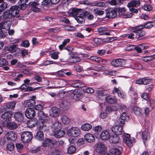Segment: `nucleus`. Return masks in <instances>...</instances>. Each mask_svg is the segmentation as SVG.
Segmentation results:
<instances>
[{
	"label": "nucleus",
	"mask_w": 155,
	"mask_h": 155,
	"mask_svg": "<svg viewBox=\"0 0 155 155\" xmlns=\"http://www.w3.org/2000/svg\"><path fill=\"white\" fill-rule=\"evenodd\" d=\"M154 25L153 22L150 21L145 23L144 25L131 27L130 28V30L132 31V33L128 34L127 36L129 39H139L145 35V32L142 30V29L144 28L150 29L153 27Z\"/></svg>",
	"instance_id": "1"
},
{
	"label": "nucleus",
	"mask_w": 155,
	"mask_h": 155,
	"mask_svg": "<svg viewBox=\"0 0 155 155\" xmlns=\"http://www.w3.org/2000/svg\"><path fill=\"white\" fill-rule=\"evenodd\" d=\"M39 121L38 124V128L39 130L42 129L45 127V123H49L50 121H51V119L48 115L45 114L43 111H39L38 113Z\"/></svg>",
	"instance_id": "2"
},
{
	"label": "nucleus",
	"mask_w": 155,
	"mask_h": 155,
	"mask_svg": "<svg viewBox=\"0 0 155 155\" xmlns=\"http://www.w3.org/2000/svg\"><path fill=\"white\" fill-rule=\"evenodd\" d=\"M122 137L124 142L129 147H131L133 146V143L135 142V139L131 138L130 135L128 134H124L123 135Z\"/></svg>",
	"instance_id": "3"
},
{
	"label": "nucleus",
	"mask_w": 155,
	"mask_h": 155,
	"mask_svg": "<svg viewBox=\"0 0 155 155\" xmlns=\"http://www.w3.org/2000/svg\"><path fill=\"white\" fill-rule=\"evenodd\" d=\"M21 137L23 142L27 143L31 140L33 138V135L31 132L29 131H25L22 134Z\"/></svg>",
	"instance_id": "4"
},
{
	"label": "nucleus",
	"mask_w": 155,
	"mask_h": 155,
	"mask_svg": "<svg viewBox=\"0 0 155 155\" xmlns=\"http://www.w3.org/2000/svg\"><path fill=\"white\" fill-rule=\"evenodd\" d=\"M111 64L115 67H123L126 64V60L124 59H113L111 61Z\"/></svg>",
	"instance_id": "5"
},
{
	"label": "nucleus",
	"mask_w": 155,
	"mask_h": 155,
	"mask_svg": "<svg viewBox=\"0 0 155 155\" xmlns=\"http://www.w3.org/2000/svg\"><path fill=\"white\" fill-rule=\"evenodd\" d=\"M105 11L107 18H113L117 17V11L116 9L108 8L105 10Z\"/></svg>",
	"instance_id": "6"
},
{
	"label": "nucleus",
	"mask_w": 155,
	"mask_h": 155,
	"mask_svg": "<svg viewBox=\"0 0 155 155\" xmlns=\"http://www.w3.org/2000/svg\"><path fill=\"white\" fill-rule=\"evenodd\" d=\"M89 14V12L87 11H83L75 18V19L79 24H83L85 22L84 17L85 16H87Z\"/></svg>",
	"instance_id": "7"
},
{
	"label": "nucleus",
	"mask_w": 155,
	"mask_h": 155,
	"mask_svg": "<svg viewBox=\"0 0 155 155\" xmlns=\"http://www.w3.org/2000/svg\"><path fill=\"white\" fill-rule=\"evenodd\" d=\"M117 125L111 128V131L113 132L114 134L120 135H121L123 131V125L122 124H118L116 122Z\"/></svg>",
	"instance_id": "8"
},
{
	"label": "nucleus",
	"mask_w": 155,
	"mask_h": 155,
	"mask_svg": "<svg viewBox=\"0 0 155 155\" xmlns=\"http://www.w3.org/2000/svg\"><path fill=\"white\" fill-rule=\"evenodd\" d=\"M67 133L70 136L76 137L80 134V130L77 127H73L68 130Z\"/></svg>",
	"instance_id": "9"
},
{
	"label": "nucleus",
	"mask_w": 155,
	"mask_h": 155,
	"mask_svg": "<svg viewBox=\"0 0 155 155\" xmlns=\"http://www.w3.org/2000/svg\"><path fill=\"white\" fill-rule=\"evenodd\" d=\"M95 151L100 154L106 151V148L104 144L103 143H99L95 144Z\"/></svg>",
	"instance_id": "10"
},
{
	"label": "nucleus",
	"mask_w": 155,
	"mask_h": 155,
	"mask_svg": "<svg viewBox=\"0 0 155 155\" xmlns=\"http://www.w3.org/2000/svg\"><path fill=\"white\" fill-rule=\"evenodd\" d=\"M25 115L28 119L34 118L36 114L34 109L33 108H28L25 111Z\"/></svg>",
	"instance_id": "11"
},
{
	"label": "nucleus",
	"mask_w": 155,
	"mask_h": 155,
	"mask_svg": "<svg viewBox=\"0 0 155 155\" xmlns=\"http://www.w3.org/2000/svg\"><path fill=\"white\" fill-rule=\"evenodd\" d=\"M152 80V79H150L148 77H144L137 80L136 81V83L139 84L147 85L149 84Z\"/></svg>",
	"instance_id": "12"
},
{
	"label": "nucleus",
	"mask_w": 155,
	"mask_h": 155,
	"mask_svg": "<svg viewBox=\"0 0 155 155\" xmlns=\"http://www.w3.org/2000/svg\"><path fill=\"white\" fill-rule=\"evenodd\" d=\"M129 117L125 112H123L120 115V118L117 120L116 121L118 124H125V121L129 119Z\"/></svg>",
	"instance_id": "13"
},
{
	"label": "nucleus",
	"mask_w": 155,
	"mask_h": 155,
	"mask_svg": "<svg viewBox=\"0 0 155 155\" xmlns=\"http://www.w3.org/2000/svg\"><path fill=\"white\" fill-rule=\"evenodd\" d=\"M28 86V84H23L19 87V89L21 90H25V91H35L36 90H38L41 87H38L35 88H33L32 87H29Z\"/></svg>",
	"instance_id": "14"
},
{
	"label": "nucleus",
	"mask_w": 155,
	"mask_h": 155,
	"mask_svg": "<svg viewBox=\"0 0 155 155\" xmlns=\"http://www.w3.org/2000/svg\"><path fill=\"white\" fill-rule=\"evenodd\" d=\"M29 8L33 12H38L40 11V9L38 8L39 4L35 2H30L28 4Z\"/></svg>",
	"instance_id": "15"
},
{
	"label": "nucleus",
	"mask_w": 155,
	"mask_h": 155,
	"mask_svg": "<svg viewBox=\"0 0 155 155\" xmlns=\"http://www.w3.org/2000/svg\"><path fill=\"white\" fill-rule=\"evenodd\" d=\"M18 7L17 5L12 6L10 8V11L12 17H18L20 16Z\"/></svg>",
	"instance_id": "16"
},
{
	"label": "nucleus",
	"mask_w": 155,
	"mask_h": 155,
	"mask_svg": "<svg viewBox=\"0 0 155 155\" xmlns=\"http://www.w3.org/2000/svg\"><path fill=\"white\" fill-rule=\"evenodd\" d=\"M82 11V10L81 9L72 8L70 9L68 13L70 16H75L78 15Z\"/></svg>",
	"instance_id": "17"
},
{
	"label": "nucleus",
	"mask_w": 155,
	"mask_h": 155,
	"mask_svg": "<svg viewBox=\"0 0 155 155\" xmlns=\"http://www.w3.org/2000/svg\"><path fill=\"white\" fill-rule=\"evenodd\" d=\"M14 117L15 120L18 123L23 122L24 119V115L20 111L15 112L14 114Z\"/></svg>",
	"instance_id": "18"
},
{
	"label": "nucleus",
	"mask_w": 155,
	"mask_h": 155,
	"mask_svg": "<svg viewBox=\"0 0 155 155\" xmlns=\"http://www.w3.org/2000/svg\"><path fill=\"white\" fill-rule=\"evenodd\" d=\"M60 112V110L58 108L56 107H53L50 110V116L52 117H54L58 116Z\"/></svg>",
	"instance_id": "19"
},
{
	"label": "nucleus",
	"mask_w": 155,
	"mask_h": 155,
	"mask_svg": "<svg viewBox=\"0 0 155 155\" xmlns=\"http://www.w3.org/2000/svg\"><path fill=\"white\" fill-rule=\"evenodd\" d=\"M110 136V133L108 130H103L100 134V137L101 139L104 140H108Z\"/></svg>",
	"instance_id": "20"
},
{
	"label": "nucleus",
	"mask_w": 155,
	"mask_h": 155,
	"mask_svg": "<svg viewBox=\"0 0 155 155\" xmlns=\"http://www.w3.org/2000/svg\"><path fill=\"white\" fill-rule=\"evenodd\" d=\"M5 136L8 140L15 141L17 138V135L15 132L11 131L8 132Z\"/></svg>",
	"instance_id": "21"
},
{
	"label": "nucleus",
	"mask_w": 155,
	"mask_h": 155,
	"mask_svg": "<svg viewBox=\"0 0 155 155\" xmlns=\"http://www.w3.org/2000/svg\"><path fill=\"white\" fill-rule=\"evenodd\" d=\"M140 0H133L128 3L127 6L129 8H137L140 6Z\"/></svg>",
	"instance_id": "22"
},
{
	"label": "nucleus",
	"mask_w": 155,
	"mask_h": 155,
	"mask_svg": "<svg viewBox=\"0 0 155 155\" xmlns=\"http://www.w3.org/2000/svg\"><path fill=\"white\" fill-rule=\"evenodd\" d=\"M97 31L100 35H110V31L108 30L107 28L100 27L98 28Z\"/></svg>",
	"instance_id": "23"
},
{
	"label": "nucleus",
	"mask_w": 155,
	"mask_h": 155,
	"mask_svg": "<svg viewBox=\"0 0 155 155\" xmlns=\"http://www.w3.org/2000/svg\"><path fill=\"white\" fill-rule=\"evenodd\" d=\"M70 86L74 88H81L84 87L85 85L81 81H76L70 84Z\"/></svg>",
	"instance_id": "24"
},
{
	"label": "nucleus",
	"mask_w": 155,
	"mask_h": 155,
	"mask_svg": "<svg viewBox=\"0 0 155 155\" xmlns=\"http://www.w3.org/2000/svg\"><path fill=\"white\" fill-rule=\"evenodd\" d=\"M11 23L10 21H4L0 23V27L2 29L9 30L10 28Z\"/></svg>",
	"instance_id": "25"
},
{
	"label": "nucleus",
	"mask_w": 155,
	"mask_h": 155,
	"mask_svg": "<svg viewBox=\"0 0 155 155\" xmlns=\"http://www.w3.org/2000/svg\"><path fill=\"white\" fill-rule=\"evenodd\" d=\"M67 92H71V96L76 100L78 101L81 99V96L78 94V92L77 90H75L73 91L69 90Z\"/></svg>",
	"instance_id": "26"
},
{
	"label": "nucleus",
	"mask_w": 155,
	"mask_h": 155,
	"mask_svg": "<svg viewBox=\"0 0 155 155\" xmlns=\"http://www.w3.org/2000/svg\"><path fill=\"white\" fill-rule=\"evenodd\" d=\"M112 92L114 93L115 92L117 93L118 96L121 98H125L126 97V95L124 92L121 91L119 88L114 87Z\"/></svg>",
	"instance_id": "27"
},
{
	"label": "nucleus",
	"mask_w": 155,
	"mask_h": 155,
	"mask_svg": "<svg viewBox=\"0 0 155 155\" xmlns=\"http://www.w3.org/2000/svg\"><path fill=\"white\" fill-rule=\"evenodd\" d=\"M54 136L56 138H60L63 137L65 134V132L60 129L54 130Z\"/></svg>",
	"instance_id": "28"
},
{
	"label": "nucleus",
	"mask_w": 155,
	"mask_h": 155,
	"mask_svg": "<svg viewBox=\"0 0 155 155\" xmlns=\"http://www.w3.org/2000/svg\"><path fill=\"white\" fill-rule=\"evenodd\" d=\"M148 46L145 44H142L139 45L138 47L135 45L134 50H136L138 53H141L142 49L144 50L148 48Z\"/></svg>",
	"instance_id": "29"
},
{
	"label": "nucleus",
	"mask_w": 155,
	"mask_h": 155,
	"mask_svg": "<svg viewBox=\"0 0 155 155\" xmlns=\"http://www.w3.org/2000/svg\"><path fill=\"white\" fill-rule=\"evenodd\" d=\"M105 100L107 102L110 104H115L117 102V100L115 97H112L110 95L107 96Z\"/></svg>",
	"instance_id": "30"
},
{
	"label": "nucleus",
	"mask_w": 155,
	"mask_h": 155,
	"mask_svg": "<svg viewBox=\"0 0 155 155\" xmlns=\"http://www.w3.org/2000/svg\"><path fill=\"white\" fill-rule=\"evenodd\" d=\"M142 137L143 142L145 143L146 141L150 138V134L147 130H145L142 132Z\"/></svg>",
	"instance_id": "31"
},
{
	"label": "nucleus",
	"mask_w": 155,
	"mask_h": 155,
	"mask_svg": "<svg viewBox=\"0 0 155 155\" xmlns=\"http://www.w3.org/2000/svg\"><path fill=\"white\" fill-rule=\"evenodd\" d=\"M35 138L39 141L43 140L44 139V135L43 132L39 131L37 132L35 135Z\"/></svg>",
	"instance_id": "32"
},
{
	"label": "nucleus",
	"mask_w": 155,
	"mask_h": 155,
	"mask_svg": "<svg viewBox=\"0 0 155 155\" xmlns=\"http://www.w3.org/2000/svg\"><path fill=\"white\" fill-rule=\"evenodd\" d=\"M84 138L87 142L90 143L93 142L95 139L94 136L91 134H85L84 135Z\"/></svg>",
	"instance_id": "33"
},
{
	"label": "nucleus",
	"mask_w": 155,
	"mask_h": 155,
	"mask_svg": "<svg viewBox=\"0 0 155 155\" xmlns=\"http://www.w3.org/2000/svg\"><path fill=\"white\" fill-rule=\"evenodd\" d=\"M118 135L114 134V135H112L110 137V142L113 143H116L118 142L119 137L117 136Z\"/></svg>",
	"instance_id": "34"
},
{
	"label": "nucleus",
	"mask_w": 155,
	"mask_h": 155,
	"mask_svg": "<svg viewBox=\"0 0 155 155\" xmlns=\"http://www.w3.org/2000/svg\"><path fill=\"white\" fill-rule=\"evenodd\" d=\"M13 114L12 112L7 111L2 114L1 116V117L4 119L7 120L11 118Z\"/></svg>",
	"instance_id": "35"
},
{
	"label": "nucleus",
	"mask_w": 155,
	"mask_h": 155,
	"mask_svg": "<svg viewBox=\"0 0 155 155\" xmlns=\"http://www.w3.org/2000/svg\"><path fill=\"white\" fill-rule=\"evenodd\" d=\"M16 45H13L11 46H7L5 48V50L6 51H8L10 53H12L16 52Z\"/></svg>",
	"instance_id": "36"
},
{
	"label": "nucleus",
	"mask_w": 155,
	"mask_h": 155,
	"mask_svg": "<svg viewBox=\"0 0 155 155\" xmlns=\"http://www.w3.org/2000/svg\"><path fill=\"white\" fill-rule=\"evenodd\" d=\"M7 127L11 130H14L18 127L17 123L14 121L8 122L7 125Z\"/></svg>",
	"instance_id": "37"
},
{
	"label": "nucleus",
	"mask_w": 155,
	"mask_h": 155,
	"mask_svg": "<svg viewBox=\"0 0 155 155\" xmlns=\"http://www.w3.org/2000/svg\"><path fill=\"white\" fill-rule=\"evenodd\" d=\"M70 39L69 38L64 39L63 41L62 44L59 46V49L61 51L63 50L64 47L70 42Z\"/></svg>",
	"instance_id": "38"
},
{
	"label": "nucleus",
	"mask_w": 155,
	"mask_h": 155,
	"mask_svg": "<svg viewBox=\"0 0 155 155\" xmlns=\"http://www.w3.org/2000/svg\"><path fill=\"white\" fill-rule=\"evenodd\" d=\"M51 140L49 138H46L42 144V146L44 147H46L48 146L51 149H52V146L51 145Z\"/></svg>",
	"instance_id": "39"
},
{
	"label": "nucleus",
	"mask_w": 155,
	"mask_h": 155,
	"mask_svg": "<svg viewBox=\"0 0 155 155\" xmlns=\"http://www.w3.org/2000/svg\"><path fill=\"white\" fill-rule=\"evenodd\" d=\"M35 104V100L33 99H30L27 100L25 103L24 104L25 107H30L34 106Z\"/></svg>",
	"instance_id": "40"
},
{
	"label": "nucleus",
	"mask_w": 155,
	"mask_h": 155,
	"mask_svg": "<svg viewBox=\"0 0 155 155\" xmlns=\"http://www.w3.org/2000/svg\"><path fill=\"white\" fill-rule=\"evenodd\" d=\"M2 17L4 19H8L11 18L12 16L11 12L8 10H6L3 13Z\"/></svg>",
	"instance_id": "41"
},
{
	"label": "nucleus",
	"mask_w": 155,
	"mask_h": 155,
	"mask_svg": "<svg viewBox=\"0 0 155 155\" xmlns=\"http://www.w3.org/2000/svg\"><path fill=\"white\" fill-rule=\"evenodd\" d=\"M110 152L112 155H120L121 152L119 150L116 148H112L110 150Z\"/></svg>",
	"instance_id": "42"
},
{
	"label": "nucleus",
	"mask_w": 155,
	"mask_h": 155,
	"mask_svg": "<svg viewBox=\"0 0 155 155\" xmlns=\"http://www.w3.org/2000/svg\"><path fill=\"white\" fill-rule=\"evenodd\" d=\"M16 104V102L14 101H10L6 103L5 106L9 109H12L14 108Z\"/></svg>",
	"instance_id": "43"
},
{
	"label": "nucleus",
	"mask_w": 155,
	"mask_h": 155,
	"mask_svg": "<svg viewBox=\"0 0 155 155\" xmlns=\"http://www.w3.org/2000/svg\"><path fill=\"white\" fill-rule=\"evenodd\" d=\"M108 4L111 5L119 6L122 4L120 0H111L108 2Z\"/></svg>",
	"instance_id": "44"
},
{
	"label": "nucleus",
	"mask_w": 155,
	"mask_h": 155,
	"mask_svg": "<svg viewBox=\"0 0 155 155\" xmlns=\"http://www.w3.org/2000/svg\"><path fill=\"white\" fill-rule=\"evenodd\" d=\"M93 12L94 15L96 16H101L104 13V12L103 11L99 10L98 8L94 9Z\"/></svg>",
	"instance_id": "45"
},
{
	"label": "nucleus",
	"mask_w": 155,
	"mask_h": 155,
	"mask_svg": "<svg viewBox=\"0 0 155 155\" xmlns=\"http://www.w3.org/2000/svg\"><path fill=\"white\" fill-rule=\"evenodd\" d=\"M76 150V147L73 145L70 146L68 148V152L69 154H72L74 153Z\"/></svg>",
	"instance_id": "46"
},
{
	"label": "nucleus",
	"mask_w": 155,
	"mask_h": 155,
	"mask_svg": "<svg viewBox=\"0 0 155 155\" xmlns=\"http://www.w3.org/2000/svg\"><path fill=\"white\" fill-rule=\"evenodd\" d=\"M51 127L54 129V130L60 129L61 128V124L58 122H55L51 125Z\"/></svg>",
	"instance_id": "47"
},
{
	"label": "nucleus",
	"mask_w": 155,
	"mask_h": 155,
	"mask_svg": "<svg viewBox=\"0 0 155 155\" xmlns=\"http://www.w3.org/2000/svg\"><path fill=\"white\" fill-rule=\"evenodd\" d=\"M92 127L91 125L90 124L86 123L82 125L81 128L83 130L88 131L92 128Z\"/></svg>",
	"instance_id": "48"
},
{
	"label": "nucleus",
	"mask_w": 155,
	"mask_h": 155,
	"mask_svg": "<svg viewBox=\"0 0 155 155\" xmlns=\"http://www.w3.org/2000/svg\"><path fill=\"white\" fill-rule=\"evenodd\" d=\"M155 58V54L150 56H146L143 57V60L145 62L153 60Z\"/></svg>",
	"instance_id": "49"
},
{
	"label": "nucleus",
	"mask_w": 155,
	"mask_h": 155,
	"mask_svg": "<svg viewBox=\"0 0 155 155\" xmlns=\"http://www.w3.org/2000/svg\"><path fill=\"white\" fill-rule=\"evenodd\" d=\"M117 110V107L115 106H107L106 108V110L109 112H110L112 111H116Z\"/></svg>",
	"instance_id": "50"
},
{
	"label": "nucleus",
	"mask_w": 155,
	"mask_h": 155,
	"mask_svg": "<svg viewBox=\"0 0 155 155\" xmlns=\"http://www.w3.org/2000/svg\"><path fill=\"white\" fill-rule=\"evenodd\" d=\"M117 12H118L120 16H122L124 17L126 14L125 10L124 8H118L116 9Z\"/></svg>",
	"instance_id": "51"
},
{
	"label": "nucleus",
	"mask_w": 155,
	"mask_h": 155,
	"mask_svg": "<svg viewBox=\"0 0 155 155\" xmlns=\"http://www.w3.org/2000/svg\"><path fill=\"white\" fill-rule=\"evenodd\" d=\"M38 123L37 120L34 119L30 121L29 125L31 127H35L36 125H37L38 127Z\"/></svg>",
	"instance_id": "52"
},
{
	"label": "nucleus",
	"mask_w": 155,
	"mask_h": 155,
	"mask_svg": "<svg viewBox=\"0 0 155 155\" xmlns=\"http://www.w3.org/2000/svg\"><path fill=\"white\" fill-rule=\"evenodd\" d=\"M61 121L62 123L66 125L68 124L70 122V120L66 115H63L61 118Z\"/></svg>",
	"instance_id": "53"
},
{
	"label": "nucleus",
	"mask_w": 155,
	"mask_h": 155,
	"mask_svg": "<svg viewBox=\"0 0 155 155\" xmlns=\"http://www.w3.org/2000/svg\"><path fill=\"white\" fill-rule=\"evenodd\" d=\"M134 94L130 95L131 97V102L133 104L136 103L137 100L138 94L137 93H134Z\"/></svg>",
	"instance_id": "54"
},
{
	"label": "nucleus",
	"mask_w": 155,
	"mask_h": 155,
	"mask_svg": "<svg viewBox=\"0 0 155 155\" xmlns=\"http://www.w3.org/2000/svg\"><path fill=\"white\" fill-rule=\"evenodd\" d=\"M6 148L9 151H12L15 148L14 144L13 143L10 142L7 144Z\"/></svg>",
	"instance_id": "55"
},
{
	"label": "nucleus",
	"mask_w": 155,
	"mask_h": 155,
	"mask_svg": "<svg viewBox=\"0 0 155 155\" xmlns=\"http://www.w3.org/2000/svg\"><path fill=\"white\" fill-rule=\"evenodd\" d=\"M99 40H101V39L97 38H94L92 39L91 43L94 46H97L100 43Z\"/></svg>",
	"instance_id": "56"
},
{
	"label": "nucleus",
	"mask_w": 155,
	"mask_h": 155,
	"mask_svg": "<svg viewBox=\"0 0 155 155\" xmlns=\"http://www.w3.org/2000/svg\"><path fill=\"white\" fill-rule=\"evenodd\" d=\"M62 143H63V141H57L54 140H51V146H52V148L54 147L53 146H59L60 144Z\"/></svg>",
	"instance_id": "57"
},
{
	"label": "nucleus",
	"mask_w": 155,
	"mask_h": 155,
	"mask_svg": "<svg viewBox=\"0 0 155 155\" xmlns=\"http://www.w3.org/2000/svg\"><path fill=\"white\" fill-rule=\"evenodd\" d=\"M133 111L136 114L138 115L141 113L142 110L139 107L135 106L133 108Z\"/></svg>",
	"instance_id": "58"
},
{
	"label": "nucleus",
	"mask_w": 155,
	"mask_h": 155,
	"mask_svg": "<svg viewBox=\"0 0 155 155\" xmlns=\"http://www.w3.org/2000/svg\"><path fill=\"white\" fill-rule=\"evenodd\" d=\"M80 60V58L77 56H72L70 59L71 62L74 63L78 62Z\"/></svg>",
	"instance_id": "59"
},
{
	"label": "nucleus",
	"mask_w": 155,
	"mask_h": 155,
	"mask_svg": "<svg viewBox=\"0 0 155 155\" xmlns=\"http://www.w3.org/2000/svg\"><path fill=\"white\" fill-rule=\"evenodd\" d=\"M30 45V43L27 40H25L22 41L21 45V46L25 47V48H28L29 47Z\"/></svg>",
	"instance_id": "60"
},
{
	"label": "nucleus",
	"mask_w": 155,
	"mask_h": 155,
	"mask_svg": "<svg viewBox=\"0 0 155 155\" xmlns=\"http://www.w3.org/2000/svg\"><path fill=\"white\" fill-rule=\"evenodd\" d=\"M18 3L19 4H20V5L18 6V9H20L21 10H23L27 8L28 6V5L26 4L22 3H19V2Z\"/></svg>",
	"instance_id": "61"
},
{
	"label": "nucleus",
	"mask_w": 155,
	"mask_h": 155,
	"mask_svg": "<svg viewBox=\"0 0 155 155\" xmlns=\"http://www.w3.org/2000/svg\"><path fill=\"white\" fill-rule=\"evenodd\" d=\"M50 55H51V57L54 59H56L58 58V54L54 51H52L50 52Z\"/></svg>",
	"instance_id": "62"
},
{
	"label": "nucleus",
	"mask_w": 155,
	"mask_h": 155,
	"mask_svg": "<svg viewBox=\"0 0 155 155\" xmlns=\"http://www.w3.org/2000/svg\"><path fill=\"white\" fill-rule=\"evenodd\" d=\"M105 90L98 91H97V94L99 98H100L101 97L104 96L106 95L105 93Z\"/></svg>",
	"instance_id": "63"
},
{
	"label": "nucleus",
	"mask_w": 155,
	"mask_h": 155,
	"mask_svg": "<svg viewBox=\"0 0 155 155\" xmlns=\"http://www.w3.org/2000/svg\"><path fill=\"white\" fill-rule=\"evenodd\" d=\"M7 7V4L6 2H3L0 5V12L5 9Z\"/></svg>",
	"instance_id": "64"
}]
</instances>
